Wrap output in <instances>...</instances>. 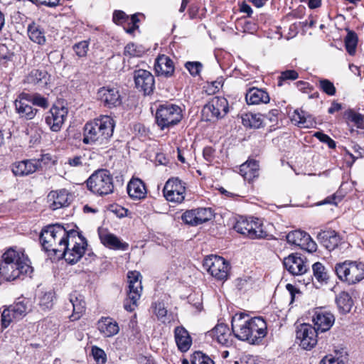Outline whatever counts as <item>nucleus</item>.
I'll use <instances>...</instances> for the list:
<instances>
[{"label": "nucleus", "instance_id": "obj_1", "mask_svg": "<svg viewBox=\"0 0 364 364\" xmlns=\"http://www.w3.org/2000/svg\"><path fill=\"white\" fill-rule=\"evenodd\" d=\"M75 235H77V230L67 231L63 225L53 224L41 230L39 240L42 249L49 257L58 258L59 254L69 246L70 240L73 241Z\"/></svg>", "mask_w": 364, "mask_h": 364}, {"label": "nucleus", "instance_id": "obj_2", "mask_svg": "<svg viewBox=\"0 0 364 364\" xmlns=\"http://www.w3.org/2000/svg\"><path fill=\"white\" fill-rule=\"evenodd\" d=\"M33 272L30 259L23 250L8 249L1 256L0 277L6 281L23 279Z\"/></svg>", "mask_w": 364, "mask_h": 364}, {"label": "nucleus", "instance_id": "obj_3", "mask_svg": "<svg viewBox=\"0 0 364 364\" xmlns=\"http://www.w3.org/2000/svg\"><path fill=\"white\" fill-rule=\"evenodd\" d=\"M114 128L115 120L109 115H100L87 121L82 129V143L107 146L111 141Z\"/></svg>", "mask_w": 364, "mask_h": 364}, {"label": "nucleus", "instance_id": "obj_4", "mask_svg": "<svg viewBox=\"0 0 364 364\" xmlns=\"http://www.w3.org/2000/svg\"><path fill=\"white\" fill-rule=\"evenodd\" d=\"M240 315L237 318H232V331L240 341H248L251 344H259L267 335V324L262 316H255L247 320Z\"/></svg>", "mask_w": 364, "mask_h": 364}, {"label": "nucleus", "instance_id": "obj_5", "mask_svg": "<svg viewBox=\"0 0 364 364\" xmlns=\"http://www.w3.org/2000/svg\"><path fill=\"white\" fill-rule=\"evenodd\" d=\"M85 183L87 190L97 196L103 197L114 192L113 176L105 168L95 171Z\"/></svg>", "mask_w": 364, "mask_h": 364}, {"label": "nucleus", "instance_id": "obj_6", "mask_svg": "<svg viewBox=\"0 0 364 364\" xmlns=\"http://www.w3.org/2000/svg\"><path fill=\"white\" fill-rule=\"evenodd\" d=\"M234 230L251 240H268L270 236L262 220L256 217L240 216L234 225Z\"/></svg>", "mask_w": 364, "mask_h": 364}, {"label": "nucleus", "instance_id": "obj_7", "mask_svg": "<svg viewBox=\"0 0 364 364\" xmlns=\"http://www.w3.org/2000/svg\"><path fill=\"white\" fill-rule=\"evenodd\" d=\"M334 272L340 281L349 285L355 284L364 279V263L346 259L337 262Z\"/></svg>", "mask_w": 364, "mask_h": 364}, {"label": "nucleus", "instance_id": "obj_8", "mask_svg": "<svg viewBox=\"0 0 364 364\" xmlns=\"http://www.w3.org/2000/svg\"><path fill=\"white\" fill-rule=\"evenodd\" d=\"M183 119L180 106L166 102L160 104L155 114L156 124L161 130L169 129L178 124Z\"/></svg>", "mask_w": 364, "mask_h": 364}, {"label": "nucleus", "instance_id": "obj_9", "mask_svg": "<svg viewBox=\"0 0 364 364\" xmlns=\"http://www.w3.org/2000/svg\"><path fill=\"white\" fill-rule=\"evenodd\" d=\"M142 276L139 271L127 272L128 289L127 297L124 300V308L128 312H133L139 306V300L142 292Z\"/></svg>", "mask_w": 364, "mask_h": 364}, {"label": "nucleus", "instance_id": "obj_10", "mask_svg": "<svg viewBox=\"0 0 364 364\" xmlns=\"http://www.w3.org/2000/svg\"><path fill=\"white\" fill-rule=\"evenodd\" d=\"M31 300L26 297L16 299L14 303L6 306L1 313V326L6 328L14 320L22 319L31 311Z\"/></svg>", "mask_w": 364, "mask_h": 364}, {"label": "nucleus", "instance_id": "obj_11", "mask_svg": "<svg viewBox=\"0 0 364 364\" xmlns=\"http://www.w3.org/2000/svg\"><path fill=\"white\" fill-rule=\"evenodd\" d=\"M229 110L228 100L224 97L215 96L203 106L202 117L206 122H216L224 118Z\"/></svg>", "mask_w": 364, "mask_h": 364}, {"label": "nucleus", "instance_id": "obj_12", "mask_svg": "<svg viewBox=\"0 0 364 364\" xmlns=\"http://www.w3.org/2000/svg\"><path fill=\"white\" fill-rule=\"evenodd\" d=\"M208 272L220 282H225L230 277L231 266L228 261L218 255L208 256L203 262Z\"/></svg>", "mask_w": 364, "mask_h": 364}, {"label": "nucleus", "instance_id": "obj_13", "mask_svg": "<svg viewBox=\"0 0 364 364\" xmlns=\"http://www.w3.org/2000/svg\"><path fill=\"white\" fill-rule=\"evenodd\" d=\"M68 114V109L63 103H54L45 113V123L51 132H59L65 124Z\"/></svg>", "mask_w": 364, "mask_h": 364}, {"label": "nucleus", "instance_id": "obj_14", "mask_svg": "<svg viewBox=\"0 0 364 364\" xmlns=\"http://www.w3.org/2000/svg\"><path fill=\"white\" fill-rule=\"evenodd\" d=\"M73 242V246L71 249L68 247L63 250L60 254H59L60 258H64L65 260L70 264H76L85 254L86 247L87 246V241L86 238L82 235L81 232L77 231V235H75L73 241L70 240V243Z\"/></svg>", "mask_w": 364, "mask_h": 364}, {"label": "nucleus", "instance_id": "obj_15", "mask_svg": "<svg viewBox=\"0 0 364 364\" xmlns=\"http://www.w3.org/2000/svg\"><path fill=\"white\" fill-rule=\"evenodd\" d=\"M163 194L168 201L181 203L185 199V183L177 177L169 178L163 188Z\"/></svg>", "mask_w": 364, "mask_h": 364}, {"label": "nucleus", "instance_id": "obj_16", "mask_svg": "<svg viewBox=\"0 0 364 364\" xmlns=\"http://www.w3.org/2000/svg\"><path fill=\"white\" fill-rule=\"evenodd\" d=\"M214 213L210 208H197L186 210L181 215L183 223L196 227L212 220Z\"/></svg>", "mask_w": 364, "mask_h": 364}, {"label": "nucleus", "instance_id": "obj_17", "mask_svg": "<svg viewBox=\"0 0 364 364\" xmlns=\"http://www.w3.org/2000/svg\"><path fill=\"white\" fill-rule=\"evenodd\" d=\"M97 99L100 105L107 109H114L122 104V97L119 90L110 86H103L98 89Z\"/></svg>", "mask_w": 364, "mask_h": 364}, {"label": "nucleus", "instance_id": "obj_18", "mask_svg": "<svg viewBox=\"0 0 364 364\" xmlns=\"http://www.w3.org/2000/svg\"><path fill=\"white\" fill-rule=\"evenodd\" d=\"M135 88L144 96L150 95L155 89V78L152 73L144 69L135 70L133 73Z\"/></svg>", "mask_w": 364, "mask_h": 364}, {"label": "nucleus", "instance_id": "obj_19", "mask_svg": "<svg viewBox=\"0 0 364 364\" xmlns=\"http://www.w3.org/2000/svg\"><path fill=\"white\" fill-rule=\"evenodd\" d=\"M283 264L284 268L292 275L303 276L309 270L306 258L298 252L291 253L284 257Z\"/></svg>", "mask_w": 364, "mask_h": 364}, {"label": "nucleus", "instance_id": "obj_20", "mask_svg": "<svg viewBox=\"0 0 364 364\" xmlns=\"http://www.w3.org/2000/svg\"><path fill=\"white\" fill-rule=\"evenodd\" d=\"M318 332L320 331L311 324H301L296 330V339L300 342L299 346L305 350L312 349L317 344Z\"/></svg>", "mask_w": 364, "mask_h": 364}, {"label": "nucleus", "instance_id": "obj_21", "mask_svg": "<svg viewBox=\"0 0 364 364\" xmlns=\"http://www.w3.org/2000/svg\"><path fill=\"white\" fill-rule=\"evenodd\" d=\"M287 241L288 243L298 246L308 252H315L317 250V245L312 240L310 235L301 230L289 232L287 235Z\"/></svg>", "mask_w": 364, "mask_h": 364}, {"label": "nucleus", "instance_id": "obj_22", "mask_svg": "<svg viewBox=\"0 0 364 364\" xmlns=\"http://www.w3.org/2000/svg\"><path fill=\"white\" fill-rule=\"evenodd\" d=\"M314 327L320 332H326L331 329L335 322L334 314L326 307H316L312 316Z\"/></svg>", "mask_w": 364, "mask_h": 364}, {"label": "nucleus", "instance_id": "obj_23", "mask_svg": "<svg viewBox=\"0 0 364 364\" xmlns=\"http://www.w3.org/2000/svg\"><path fill=\"white\" fill-rule=\"evenodd\" d=\"M15 111L22 120H31L35 118L38 109L35 108L28 98L26 97V92L20 93L14 101Z\"/></svg>", "mask_w": 364, "mask_h": 364}, {"label": "nucleus", "instance_id": "obj_24", "mask_svg": "<svg viewBox=\"0 0 364 364\" xmlns=\"http://www.w3.org/2000/svg\"><path fill=\"white\" fill-rule=\"evenodd\" d=\"M309 276H307L306 279H304V284L306 286L312 283L314 285H316V283H318L320 286L326 285L330 282L331 280V274L328 269L320 262H316L312 264V273L311 275L308 272Z\"/></svg>", "mask_w": 364, "mask_h": 364}, {"label": "nucleus", "instance_id": "obj_25", "mask_svg": "<svg viewBox=\"0 0 364 364\" xmlns=\"http://www.w3.org/2000/svg\"><path fill=\"white\" fill-rule=\"evenodd\" d=\"M154 72L157 77L170 78L173 76L175 65L169 56L164 54H159L154 62Z\"/></svg>", "mask_w": 364, "mask_h": 364}, {"label": "nucleus", "instance_id": "obj_26", "mask_svg": "<svg viewBox=\"0 0 364 364\" xmlns=\"http://www.w3.org/2000/svg\"><path fill=\"white\" fill-rule=\"evenodd\" d=\"M50 77L46 69L33 68L25 76L23 82L43 89L50 83Z\"/></svg>", "mask_w": 364, "mask_h": 364}, {"label": "nucleus", "instance_id": "obj_27", "mask_svg": "<svg viewBox=\"0 0 364 364\" xmlns=\"http://www.w3.org/2000/svg\"><path fill=\"white\" fill-rule=\"evenodd\" d=\"M47 200L49 208L55 210L68 206L71 203V196L65 189L51 191L47 196Z\"/></svg>", "mask_w": 364, "mask_h": 364}, {"label": "nucleus", "instance_id": "obj_28", "mask_svg": "<svg viewBox=\"0 0 364 364\" xmlns=\"http://www.w3.org/2000/svg\"><path fill=\"white\" fill-rule=\"evenodd\" d=\"M319 243L328 251L335 250L341 242L340 234L334 230H321L316 236Z\"/></svg>", "mask_w": 364, "mask_h": 364}, {"label": "nucleus", "instance_id": "obj_29", "mask_svg": "<svg viewBox=\"0 0 364 364\" xmlns=\"http://www.w3.org/2000/svg\"><path fill=\"white\" fill-rule=\"evenodd\" d=\"M173 336L178 351L184 353L190 350L193 344V338L188 331L183 326L175 327Z\"/></svg>", "mask_w": 364, "mask_h": 364}, {"label": "nucleus", "instance_id": "obj_30", "mask_svg": "<svg viewBox=\"0 0 364 364\" xmlns=\"http://www.w3.org/2000/svg\"><path fill=\"white\" fill-rule=\"evenodd\" d=\"M245 100L249 105L268 104L270 101V96L265 88L251 87L246 90Z\"/></svg>", "mask_w": 364, "mask_h": 364}, {"label": "nucleus", "instance_id": "obj_31", "mask_svg": "<svg viewBox=\"0 0 364 364\" xmlns=\"http://www.w3.org/2000/svg\"><path fill=\"white\" fill-rule=\"evenodd\" d=\"M40 166L39 161L26 159L14 163L11 166V171L16 176H24L35 173Z\"/></svg>", "mask_w": 364, "mask_h": 364}, {"label": "nucleus", "instance_id": "obj_32", "mask_svg": "<svg viewBox=\"0 0 364 364\" xmlns=\"http://www.w3.org/2000/svg\"><path fill=\"white\" fill-rule=\"evenodd\" d=\"M207 335L223 346L232 345L231 332L227 324H217L212 330L207 332Z\"/></svg>", "mask_w": 364, "mask_h": 364}, {"label": "nucleus", "instance_id": "obj_33", "mask_svg": "<svg viewBox=\"0 0 364 364\" xmlns=\"http://www.w3.org/2000/svg\"><path fill=\"white\" fill-rule=\"evenodd\" d=\"M240 174L244 180L252 183L259 176V161L254 159H249L240 166Z\"/></svg>", "mask_w": 364, "mask_h": 364}, {"label": "nucleus", "instance_id": "obj_34", "mask_svg": "<svg viewBox=\"0 0 364 364\" xmlns=\"http://www.w3.org/2000/svg\"><path fill=\"white\" fill-rule=\"evenodd\" d=\"M70 301L73 305V313L70 316L71 321L79 320L85 313L86 302L85 297L77 291H73L70 294Z\"/></svg>", "mask_w": 364, "mask_h": 364}, {"label": "nucleus", "instance_id": "obj_35", "mask_svg": "<svg viewBox=\"0 0 364 364\" xmlns=\"http://www.w3.org/2000/svg\"><path fill=\"white\" fill-rule=\"evenodd\" d=\"M129 196L133 200H142L146 197L147 188L139 178L132 177L127 186Z\"/></svg>", "mask_w": 364, "mask_h": 364}, {"label": "nucleus", "instance_id": "obj_36", "mask_svg": "<svg viewBox=\"0 0 364 364\" xmlns=\"http://www.w3.org/2000/svg\"><path fill=\"white\" fill-rule=\"evenodd\" d=\"M97 328L104 337H112L119 331L118 323L109 316H102L96 323Z\"/></svg>", "mask_w": 364, "mask_h": 364}, {"label": "nucleus", "instance_id": "obj_37", "mask_svg": "<svg viewBox=\"0 0 364 364\" xmlns=\"http://www.w3.org/2000/svg\"><path fill=\"white\" fill-rule=\"evenodd\" d=\"M99 237L101 243L106 247L114 250L125 251L129 248V244L122 242L115 235L108 232H101L99 233Z\"/></svg>", "mask_w": 364, "mask_h": 364}, {"label": "nucleus", "instance_id": "obj_38", "mask_svg": "<svg viewBox=\"0 0 364 364\" xmlns=\"http://www.w3.org/2000/svg\"><path fill=\"white\" fill-rule=\"evenodd\" d=\"M336 304L339 313L345 315L350 311L353 306V300L348 292L343 291L336 296Z\"/></svg>", "mask_w": 364, "mask_h": 364}, {"label": "nucleus", "instance_id": "obj_39", "mask_svg": "<svg viewBox=\"0 0 364 364\" xmlns=\"http://www.w3.org/2000/svg\"><path fill=\"white\" fill-rule=\"evenodd\" d=\"M242 122L247 128L259 129L263 127L264 115L260 113L247 112L242 116Z\"/></svg>", "mask_w": 364, "mask_h": 364}, {"label": "nucleus", "instance_id": "obj_40", "mask_svg": "<svg viewBox=\"0 0 364 364\" xmlns=\"http://www.w3.org/2000/svg\"><path fill=\"white\" fill-rule=\"evenodd\" d=\"M28 34L30 39L39 45H43L46 43L44 31L39 26L35 23L29 24L28 26Z\"/></svg>", "mask_w": 364, "mask_h": 364}, {"label": "nucleus", "instance_id": "obj_41", "mask_svg": "<svg viewBox=\"0 0 364 364\" xmlns=\"http://www.w3.org/2000/svg\"><path fill=\"white\" fill-rule=\"evenodd\" d=\"M311 116L301 109L294 111L291 120L300 127H309L311 124Z\"/></svg>", "mask_w": 364, "mask_h": 364}, {"label": "nucleus", "instance_id": "obj_42", "mask_svg": "<svg viewBox=\"0 0 364 364\" xmlns=\"http://www.w3.org/2000/svg\"><path fill=\"white\" fill-rule=\"evenodd\" d=\"M358 37L354 31L348 30L344 39L345 48L350 55H354L356 52Z\"/></svg>", "mask_w": 364, "mask_h": 364}, {"label": "nucleus", "instance_id": "obj_43", "mask_svg": "<svg viewBox=\"0 0 364 364\" xmlns=\"http://www.w3.org/2000/svg\"><path fill=\"white\" fill-rule=\"evenodd\" d=\"M343 117L348 122L353 123L358 129H364V114L348 109L344 112Z\"/></svg>", "mask_w": 364, "mask_h": 364}, {"label": "nucleus", "instance_id": "obj_44", "mask_svg": "<svg viewBox=\"0 0 364 364\" xmlns=\"http://www.w3.org/2000/svg\"><path fill=\"white\" fill-rule=\"evenodd\" d=\"M145 53L144 48L133 42L127 43L124 49V55L129 58L141 57Z\"/></svg>", "mask_w": 364, "mask_h": 364}, {"label": "nucleus", "instance_id": "obj_45", "mask_svg": "<svg viewBox=\"0 0 364 364\" xmlns=\"http://www.w3.org/2000/svg\"><path fill=\"white\" fill-rule=\"evenodd\" d=\"M26 97L28 98L33 106H38L44 109L49 107V101L48 98L43 97L39 93L30 94L26 92Z\"/></svg>", "mask_w": 364, "mask_h": 364}, {"label": "nucleus", "instance_id": "obj_46", "mask_svg": "<svg viewBox=\"0 0 364 364\" xmlns=\"http://www.w3.org/2000/svg\"><path fill=\"white\" fill-rule=\"evenodd\" d=\"M191 364H215V362L205 353L196 350L191 355Z\"/></svg>", "mask_w": 364, "mask_h": 364}, {"label": "nucleus", "instance_id": "obj_47", "mask_svg": "<svg viewBox=\"0 0 364 364\" xmlns=\"http://www.w3.org/2000/svg\"><path fill=\"white\" fill-rule=\"evenodd\" d=\"M223 77H218L214 81L208 82L206 85L204 86V90L209 95H215L223 87Z\"/></svg>", "mask_w": 364, "mask_h": 364}, {"label": "nucleus", "instance_id": "obj_48", "mask_svg": "<svg viewBox=\"0 0 364 364\" xmlns=\"http://www.w3.org/2000/svg\"><path fill=\"white\" fill-rule=\"evenodd\" d=\"M318 88L328 96H334L336 94V88L334 84L328 79L319 80Z\"/></svg>", "mask_w": 364, "mask_h": 364}, {"label": "nucleus", "instance_id": "obj_49", "mask_svg": "<svg viewBox=\"0 0 364 364\" xmlns=\"http://www.w3.org/2000/svg\"><path fill=\"white\" fill-rule=\"evenodd\" d=\"M299 78V73L295 70H286L282 71L277 79V85L281 87L287 80H295Z\"/></svg>", "mask_w": 364, "mask_h": 364}, {"label": "nucleus", "instance_id": "obj_50", "mask_svg": "<svg viewBox=\"0 0 364 364\" xmlns=\"http://www.w3.org/2000/svg\"><path fill=\"white\" fill-rule=\"evenodd\" d=\"M184 67L191 76L196 77L200 75L203 69V64L199 61H187L185 63Z\"/></svg>", "mask_w": 364, "mask_h": 364}, {"label": "nucleus", "instance_id": "obj_51", "mask_svg": "<svg viewBox=\"0 0 364 364\" xmlns=\"http://www.w3.org/2000/svg\"><path fill=\"white\" fill-rule=\"evenodd\" d=\"M91 353L97 364H105L107 355L104 350L96 346H93L91 348Z\"/></svg>", "mask_w": 364, "mask_h": 364}, {"label": "nucleus", "instance_id": "obj_52", "mask_svg": "<svg viewBox=\"0 0 364 364\" xmlns=\"http://www.w3.org/2000/svg\"><path fill=\"white\" fill-rule=\"evenodd\" d=\"M129 16L122 10H115L112 15V21L118 26H122L128 23Z\"/></svg>", "mask_w": 364, "mask_h": 364}, {"label": "nucleus", "instance_id": "obj_53", "mask_svg": "<svg viewBox=\"0 0 364 364\" xmlns=\"http://www.w3.org/2000/svg\"><path fill=\"white\" fill-rule=\"evenodd\" d=\"M88 48L89 42L87 41H82L73 46V50L79 58L85 57L87 55Z\"/></svg>", "mask_w": 364, "mask_h": 364}, {"label": "nucleus", "instance_id": "obj_54", "mask_svg": "<svg viewBox=\"0 0 364 364\" xmlns=\"http://www.w3.org/2000/svg\"><path fill=\"white\" fill-rule=\"evenodd\" d=\"M152 307L154 309V314L158 319L164 323V318L167 315V310L164 306V304L161 301L155 302L152 304Z\"/></svg>", "mask_w": 364, "mask_h": 364}, {"label": "nucleus", "instance_id": "obj_55", "mask_svg": "<svg viewBox=\"0 0 364 364\" xmlns=\"http://www.w3.org/2000/svg\"><path fill=\"white\" fill-rule=\"evenodd\" d=\"M281 114V111L279 109H272L267 114L264 115V119H266L270 123V127H274L278 124L279 117Z\"/></svg>", "mask_w": 364, "mask_h": 364}, {"label": "nucleus", "instance_id": "obj_56", "mask_svg": "<svg viewBox=\"0 0 364 364\" xmlns=\"http://www.w3.org/2000/svg\"><path fill=\"white\" fill-rule=\"evenodd\" d=\"M320 141L325 143L328 145L330 149H335L336 146V141L331 139L328 134H324L322 132H316L314 134Z\"/></svg>", "mask_w": 364, "mask_h": 364}, {"label": "nucleus", "instance_id": "obj_57", "mask_svg": "<svg viewBox=\"0 0 364 364\" xmlns=\"http://www.w3.org/2000/svg\"><path fill=\"white\" fill-rule=\"evenodd\" d=\"M353 149L356 154L355 156L348 151H346V156H348L349 159H351L350 162L348 161V164H349L350 166H351L354 164L357 159L361 158L363 154V149L358 144L354 145Z\"/></svg>", "mask_w": 364, "mask_h": 364}, {"label": "nucleus", "instance_id": "obj_58", "mask_svg": "<svg viewBox=\"0 0 364 364\" xmlns=\"http://www.w3.org/2000/svg\"><path fill=\"white\" fill-rule=\"evenodd\" d=\"M215 152L216 151L213 147L207 146L203 150V156L206 161L212 163L215 159Z\"/></svg>", "mask_w": 364, "mask_h": 364}, {"label": "nucleus", "instance_id": "obj_59", "mask_svg": "<svg viewBox=\"0 0 364 364\" xmlns=\"http://www.w3.org/2000/svg\"><path fill=\"white\" fill-rule=\"evenodd\" d=\"M40 306L43 309H50L53 306V295L51 293H45L40 299Z\"/></svg>", "mask_w": 364, "mask_h": 364}, {"label": "nucleus", "instance_id": "obj_60", "mask_svg": "<svg viewBox=\"0 0 364 364\" xmlns=\"http://www.w3.org/2000/svg\"><path fill=\"white\" fill-rule=\"evenodd\" d=\"M83 157L81 155H75L70 156L67 159L65 164H68L71 167H80L82 166Z\"/></svg>", "mask_w": 364, "mask_h": 364}, {"label": "nucleus", "instance_id": "obj_61", "mask_svg": "<svg viewBox=\"0 0 364 364\" xmlns=\"http://www.w3.org/2000/svg\"><path fill=\"white\" fill-rule=\"evenodd\" d=\"M298 90L304 93H309L314 90V87L308 82L300 80L295 83Z\"/></svg>", "mask_w": 364, "mask_h": 364}, {"label": "nucleus", "instance_id": "obj_62", "mask_svg": "<svg viewBox=\"0 0 364 364\" xmlns=\"http://www.w3.org/2000/svg\"><path fill=\"white\" fill-rule=\"evenodd\" d=\"M319 364H345L342 359L339 358H335L332 355H327L324 356Z\"/></svg>", "mask_w": 364, "mask_h": 364}, {"label": "nucleus", "instance_id": "obj_63", "mask_svg": "<svg viewBox=\"0 0 364 364\" xmlns=\"http://www.w3.org/2000/svg\"><path fill=\"white\" fill-rule=\"evenodd\" d=\"M33 4L39 6H46L48 7L54 8L60 4V0H33Z\"/></svg>", "mask_w": 364, "mask_h": 364}, {"label": "nucleus", "instance_id": "obj_64", "mask_svg": "<svg viewBox=\"0 0 364 364\" xmlns=\"http://www.w3.org/2000/svg\"><path fill=\"white\" fill-rule=\"evenodd\" d=\"M286 289L289 291L291 296L290 303H293L295 300L296 294H301V291L291 284H287L286 285Z\"/></svg>", "mask_w": 364, "mask_h": 364}]
</instances>
